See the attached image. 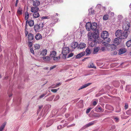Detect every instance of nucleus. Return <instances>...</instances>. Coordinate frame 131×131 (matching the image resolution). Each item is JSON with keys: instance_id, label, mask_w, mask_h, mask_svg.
<instances>
[{"instance_id": "nucleus-52", "label": "nucleus", "mask_w": 131, "mask_h": 131, "mask_svg": "<svg viewBox=\"0 0 131 131\" xmlns=\"http://www.w3.org/2000/svg\"><path fill=\"white\" fill-rule=\"evenodd\" d=\"M73 55V54L72 53H70L69 54L68 56V58H69L72 56Z\"/></svg>"}, {"instance_id": "nucleus-20", "label": "nucleus", "mask_w": 131, "mask_h": 131, "mask_svg": "<svg viewBox=\"0 0 131 131\" xmlns=\"http://www.w3.org/2000/svg\"><path fill=\"white\" fill-rule=\"evenodd\" d=\"M126 50L125 49H121L119 51V54H121L125 53L126 51Z\"/></svg>"}, {"instance_id": "nucleus-32", "label": "nucleus", "mask_w": 131, "mask_h": 131, "mask_svg": "<svg viewBox=\"0 0 131 131\" xmlns=\"http://www.w3.org/2000/svg\"><path fill=\"white\" fill-rule=\"evenodd\" d=\"M29 17V14L26 11L25 13V20H28L27 19H28Z\"/></svg>"}, {"instance_id": "nucleus-50", "label": "nucleus", "mask_w": 131, "mask_h": 131, "mask_svg": "<svg viewBox=\"0 0 131 131\" xmlns=\"http://www.w3.org/2000/svg\"><path fill=\"white\" fill-rule=\"evenodd\" d=\"M97 102H98L97 101H94L93 102V105L95 106L96 105L97 103Z\"/></svg>"}, {"instance_id": "nucleus-8", "label": "nucleus", "mask_w": 131, "mask_h": 131, "mask_svg": "<svg viewBox=\"0 0 131 131\" xmlns=\"http://www.w3.org/2000/svg\"><path fill=\"white\" fill-rule=\"evenodd\" d=\"M86 47V44L83 42H81L78 44V49H82Z\"/></svg>"}, {"instance_id": "nucleus-59", "label": "nucleus", "mask_w": 131, "mask_h": 131, "mask_svg": "<svg viewBox=\"0 0 131 131\" xmlns=\"http://www.w3.org/2000/svg\"><path fill=\"white\" fill-rule=\"evenodd\" d=\"M109 107H110L111 108H110V109H109V110H113V108L112 107V106H109Z\"/></svg>"}, {"instance_id": "nucleus-24", "label": "nucleus", "mask_w": 131, "mask_h": 131, "mask_svg": "<svg viewBox=\"0 0 131 131\" xmlns=\"http://www.w3.org/2000/svg\"><path fill=\"white\" fill-rule=\"evenodd\" d=\"M34 28L35 31H39L40 29L39 25L38 24L34 26Z\"/></svg>"}, {"instance_id": "nucleus-2", "label": "nucleus", "mask_w": 131, "mask_h": 131, "mask_svg": "<svg viewBox=\"0 0 131 131\" xmlns=\"http://www.w3.org/2000/svg\"><path fill=\"white\" fill-rule=\"evenodd\" d=\"M97 41L95 39L91 40L90 38L89 39L88 43L89 46L91 47H93L96 46L97 43Z\"/></svg>"}, {"instance_id": "nucleus-36", "label": "nucleus", "mask_w": 131, "mask_h": 131, "mask_svg": "<svg viewBox=\"0 0 131 131\" xmlns=\"http://www.w3.org/2000/svg\"><path fill=\"white\" fill-rule=\"evenodd\" d=\"M110 47L112 48V49L113 50H115L116 48V47L114 44L110 45Z\"/></svg>"}, {"instance_id": "nucleus-11", "label": "nucleus", "mask_w": 131, "mask_h": 131, "mask_svg": "<svg viewBox=\"0 0 131 131\" xmlns=\"http://www.w3.org/2000/svg\"><path fill=\"white\" fill-rule=\"evenodd\" d=\"M86 27L88 30H90L91 29V23L90 22L86 23Z\"/></svg>"}, {"instance_id": "nucleus-16", "label": "nucleus", "mask_w": 131, "mask_h": 131, "mask_svg": "<svg viewBox=\"0 0 131 131\" xmlns=\"http://www.w3.org/2000/svg\"><path fill=\"white\" fill-rule=\"evenodd\" d=\"M47 50L46 49H43L40 52V54L42 56H46L47 53Z\"/></svg>"}, {"instance_id": "nucleus-9", "label": "nucleus", "mask_w": 131, "mask_h": 131, "mask_svg": "<svg viewBox=\"0 0 131 131\" xmlns=\"http://www.w3.org/2000/svg\"><path fill=\"white\" fill-rule=\"evenodd\" d=\"M121 35L122 36L121 37L120 39H124L126 38L128 36L127 31H124L123 32Z\"/></svg>"}, {"instance_id": "nucleus-47", "label": "nucleus", "mask_w": 131, "mask_h": 131, "mask_svg": "<svg viewBox=\"0 0 131 131\" xmlns=\"http://www.w3.org/2000/svg\"><path fill=\"white\" fill-rule=\"evenodd\" d=\"M91 109V108H90L89 109H87L86 111V113H89L90 112Z\"/></svg>"}, {"instance_id": "nucleus-23", "label": "nucleus", "mask_w": 131, "mask_h": 131, "mask_svg": "<svg viewBox=\"0 0 131 131\" xmlns=\"http://www.w3.org/2000/svg\"><path fill=\"white\" fill-rule=\"evenodd\" d=\"M42 38L41 35L39 33H37L35 36V38L37 40L41 39Z\"/></svg>"}, {"instance_id": "nucleus-6", "label": "nucleus", "mask_w": 131, "mask_h": 131, "mask_svg": "<svg viewBox=\"0 0 131 131\" xmlns=\"http://www.w3.org/2000/svg\"><path fill=\"white\" fill-rule=\"evenodd\" d=\"M123 32V31L121 30H117L115 33V35L117 38H120L122 36L121 35L122 34Z\"/></svg>"}, {"instance_id": "nucleus-41", "label": "nucleus", "mask_w": 131, "mask_h": 131, "mask_svg": "<svg viewBox=\"0 0 131 131\" xmlns=\"http://www.w3.org/2000/svg\"><path fill=\"white\" fill-rule=\"evenodd\" d=\"M89 67L90 68H95L96 67L94 66L93 64L91 63L90 65L89 66Z\"/></svg>"}, {"instance_id": "nucleus-58", "label": "nucleus", "mask_w": 131, "mask_h": 131, "mask_svg": "<svg viewBox=\"0 0 131 131\" xmlns=\"http://www.w3.org/2000/svg\"><path fill=\"white\" fill-rule=\"evenodd\" d=\"M98 109L100 110V111L102 112H103V109H102L100 107H99L98 108Z\"/></svg>"}, {"instance_id": "nucleus-54", "label": "nucleus", "mask_w": 131, "mask_h": 131, "mask_svg": "<svg viewBox=\"0 0 131 131\" xmlns=\"http://www.w3.org/2000/svg\"><path fill=\"white\" fill-rule=\"evenodd\" d=\"M75 124H71L70 125L68 126H67V127H71L72 126H75Z\"/></svg>"}, {"instance_id": "nucleus-34", "label": "nucleus", "mask_w": 131, "mask_h": 131, "mask_svg": "<svg viewBox=\"0 0 131 131\" xmlns=\"http://www.w3.org/2000/svg\"><path fill=\"white\" fill-rule=\"evenodd\" d=\"M127 46L128 47L131 46V40L128 41L126 43Z\"/></svg>"}, {"instance_id": "nucleus-33", "label": "nucleus", "mask_w": 131, "mask_h": 131, "mask_svg": "<svg viewBox=\"0 0 131 131\" xmlns=\"http://www.w3.org/2000/svg\"><path fill=\"white\" fill-rule=\"evenodd\" d=\"M88 37L89 38V39L90 38H91V40H92V39L93 38V35L92 33H89L88 34Z\"/></svg>"}, {"instance_id": "nucleus-26", "label": "nucleus", "mask_w": 131, "mask_h": 131, "mask_svg": "<svg viewBox=\"0 0 131 131\" xmlns=\"http://www.w3.org/2000/svg\"><path fill=\"white\" fill-rule=\"evenodd\" d=\"M28 38L30 40H31L34 39V36L32 34H29L28 35Z\"/></svg>"}, {"instance_id": "nucleus-37", "label": "nucleus", "mask_w": 131, "mask_h": 131, "mask_svg": "<svg viewBox=\"0 0 131 131\" xmlns=\"http://www.w3.org/2000/svg\"><path fill=\"white\" fill-rule=\"evenodd\" d=\"M51 18H52V16H43L42 17L41 19H48V18H51Z\"/></svg>"}, {"instance_id": "nucleus-22", "label": "nucleus", "mask_w": 131, "mask_h": 131, "mask_svg": "<svg viewBox=\"0 0 131 131\" xmlns=\"http://www.w3.org/2000/svg\"><path fill=\"white\" fill-rule=\"evenodd\" d=\"M100 49V48L99 47H96L94 48L93 51V53L94 54H95L96 53L99 51Z\"/></svg>"}, {"instance_id": "nucleus-62", "label": "nucleus", "mask_w": 131, "mask_h": 131, "mask_svg": "<svg viewBox=\"0 0 131 131\" xmlns=\"http://www.w3.org/2000/svg\"><path fill=\"white\" fill-rule=\"evenodd\" d=\"M42 107V106H39V108L40 109H41Z\"/></svg>"}, {"instance_id": "nucleus-43", "label": "nucleus", "mask_w": 131, "mask_h": 131, "mask_svg": "<svg viewBox=\"0 0 131 131\" xmlns=\"http://www.w3.org/2000/svg\"><path fill=\"white\" fill-rule=\"evenodd\" d=\"M59 89V88H58V89H52L51 90V91L53 93H56Z\"/></svg>"}, {"instance_id": "nucleus-61", "label": "nucleus", "mask_w": 131, "mask_h": 131, "mask_svg": "<svg viewBox=\"0 0 131 131\" xmlns=\"http://www.w3.org/2000/svg\"><path fill=\"white\" fill-rule=\"evenodd\" d=\"M12 95V93H10L9 94L8 96L9 97H10Z\"/></svg>"}, {"instance_id": "nucleus-55", "label": "nucleus", "mask_w": 131, "mask_h": 131, "mask_svg": "<svg viewBox=\"0 0 131 131\" xmlns=\"http://www.w3.org/2000/svg\"><path fill=\"white\" fill-rule=\"evenodd\" d=\"M61 84V83H58L57 84L55 85L56 87H58L60 86Z\"/></svg>"}, {"instance_id": "nucleus-1", "label": "nucleus", "mask_w": 131, "mask_h": 131, "mask_svg": "<svg viewBox=\"0 0 131 131\" xmlns=\"http://www.w3.org/2000/svg\"><path fill=\"white\" fill-rule=\"evenodd\" d=\"M56 56V53L55 51H53L51 52L50 57L51 58H53V60L56 61H58L60 58L59 56L57 57Z\"/></svg>"}, {"instance_id": "nucleus-21", "label": "nucleus", "mask_w": 131, "mask_h": 131, "mask_svg": "<svg viewBox=\"0 0 131 131\" xmlns=\"http://www.w3.org/2000/svg\"><path fill=\"white\" fill-rule=\"evenodd\" d=\"M99 37V33L97 31L95 32L93 35V37L94 39H96L98 38Z\"/></svg>"}, {"instance_id": "nucleus-57", "label": "nucleus", "mask_w": 131, "mask_h": 131, "mask_svg": "<svg viewBox=\"0 0 131 131\" xmlns=\"http://www.w3.org/2000/svg\"><path fill=\"white\" fill-rule=\"evenodd\" d=\"M30 51L33 54H34V50L32 49H30Z\"/></svg>"}, {"instance_id": "nucleus-13", "label": "nucleus", "mask_w": 131, "mask_h": 131, "mask_svg": "<svg viewBox=\"0 0 131 131\" xmlns=\"http://www.w3.org/2000/svg\"><path fill=\"white\" fill-rule=\"evenodd\" d=\"M97 24L96 23H93L91 24V30H95L97 28Z\"/></svg>"}, {"instance_id": "nucleus-19", "label": "nucleus", "mask_w": 131, "mask_h": 131, "mask_svg": "<svg viewBox=\"0 0 131 131\" xmlns=\"http://www.w3.org/2000/svg\"><path fill=\"white\" fill-rule=\"evenodd\" d=\"M33 13H34L32 14V16L34 18H36L39 17L40 15L39 13L38 12Z\"/></svg>"}, {"instance_id": "nucleus-38", "label": "nucleus", "mask_w": 131, "mask_h": 131, "mask_svg": "<svg viewBox=\"0 0 131 131\" xmlns=\"http://www.w3.org/2000/svg\"><path fill=\"white\" fill-rule=\"evenodd\" d=\"M34 47L36 49H39L40 48V46L38 44H35L34 45Z\"/></svg>"}, {"instance_id": "nucleus-42", "label": "nucleus", "mask_w": 131, "mask_h": 131, "mask_svg": "<svg viewBox=\"0 0 131 131\" xmlns=\"http://www.w3.org/2000/svg\"><path fill=\"white\" fill-rule=\"evenodd\" d=\"M40 28V29L42 28L44 26V24L43 23H41L39 25Z\"/></svg>"}, {"instance_id": "nucleus-53", "label": "nucleus", "mask_w": 131, "mask_h": 131, "mask_svg": "<svg viewBox=\"0 0 131 131\" xmlns=\"http://www.w3.org/2000/svg\"><path fill=\"white\" fill-rule=\"evenodd\" d=\"M52 123L51 122L50 123V124H48L46 126V127H49L52 124Z\"/></svg>"}, {"instance_id": "nucleus-40", "label": "nucleus", "mask_w": 131, "mask_h": 131, "mask_svg": "<svg viewBox=\"0 0 131 131\" xmlns=\"http://www.w3.org/2000/svg\"><path fill=\"white\" fill-rule=\"evenodd\" d=\"M46 93L45 94H43L41 95L39 97V98H38V100H39L41 99L42 98H43L46 94Z\"/></svg>"}, {"instance_id": "nucleus-48", "label": "nucleus", "mask_w": 131, "mask_h": 131, "mask_svg": "<svg viewBox=\"0 0 131 131\" xmlns=\"http://www.w3.org/2000/svg\"><path fill=\"white\" fill-rule=\"evenodd\" d=\"M32 45V43L31 42H28V46L30 47H31Z\"/></svg>"}, {"instance_id": "nucleus-5", "label": "nucleus", "mask_w": 131, "mask_h": 131, "mask_svg": "<svg viewBox=\"0 0 131 131\" xmlns=\"http://www.w3.org/2000/svg\"><path fill=\"white\" fill-rule=\"evenodd\" d=\"M130 26V24L128 22L125 23L123 25V28L124 30H128Z\"/></svg>"}, {"instance_id": "nucleus-28", "label": "nucleus", "mask_w": 131, "mask_h": 131, "mask_svg": "<svg viewBox=\"0 0 131 131\" xmlns=\"http://www.w3.org/2000/svg\"><path fill=\"white\" fill-rule=\"evenodd\" d=\"M119 39L118 38H115L114 40V43L115 45H117L119 43Z\"/></svg>"}, {"instance_id": "nucleus-64", "label": "nucleus", "mask_w": 131, "mask_h": 131, "mask_svg": "<svg viewBox=\"0 0 131 131\" xmlns=\"http://www.w3.org/2000/svg\"><path fill=\"white\" fill-rule=\"evenodd\" d=\"M53 96H51V97H50V98H51V100H50V101L51 100H52V99H53Z\"/></svg>"}, {"instance_id": "nucleus-3", "label": "nucleus", "mask_w": 131, "mask_h": 131, "mask_svg": "<svg viewBox=\"0 0 131 131\" xmlns=\"http://www.w3.org/2000/svg\"><path fill=\"white\" fill-rule=\"evenodd\" d=\"M69 51L70 49L68 47H67L64 48L63 49L62 53L63 55L66 56L69 53Z\"/></svg>"}, {"instance_id": "nucleus-63", "label": "nucleus", "mask_w": 131, "mask_h": 131, "mask_svg": "<svg viewBox=\"0 0 131 131\" xmlns=\"http://www.w3.org/2000/svg\"><path fill=\"white\" fill-rule=\"evenodd\" d=\"M25 35H26V36L28 34V32L27 31H25Z\"/></svg>"}, {"instance_id": "nucleus-25", "label": "nucleus", "mask_w": 131, "mask_h": 131, "mask_svg": "<svg viewBox=\"0 0 131 131\" xmlns=\"http://www.w3.org/2000/svg\"><path fill=\"white\" fill-rule=\"evenodd\" d=\"M22 8L20 7H19L18 8V9H17V14L19 15H21L22 14Z\"/></svg>"}, {"instance_id": "nucleus-51", "label": "nucleus", "mask_w": 131, "mask_h": 131, "mask_svg": "<svg viewBox=\"0 0 131 131\" xmlns=\"http://www.w3.org/2000/svg\"><path fill=\"white\" fill-rule=\"evenodd\" d=\"M114 119L116 122H118L119 121V119L118 117H115L114 118Z\"/></svg>"}, {"instance_id": "nucleus-29", "label": "nucleus", "mask_w": 131, "mask_h": 131, "mask_svg": "<svg viewBox=\"0 0 131 131\" xmlns=\"http://www.w3.org/2000/svg\"><path fill=\"white\" fill-rule=\"evenodd\" d=\"M6 124V122L3 123L0 127V131H2L5 127Z\"/></svg>"}, {"instance_id": "nucleus-14", "label": "nucleus", "mask_w": 131, "mask_h": 131, "mask_svg": "<svg viewBox=\"0 0 131 131\" xmlns=\"http://www.w3.org/2000/svg\"><path fill=\"white\" fill-rule=\"evenodd\" d=\"M40 2L38 0L33 1V5L34 6L38 7L40 4Z\"/></svg>"}, {"instance_id": "nucleus-49", "label": "nucleus", "mask_w": 131, "mask_h": 131, "mask_svg": "<svg viewBox=\"0 0 131 131\" xmlns=\"http://www.w3.org/2000/svg\"><path fill=\"white\" fill-rule=\"evenodd\" d=\"M63 126L61 125H59L57 127V128L58 129H60L62 128Z\"/></svg>"}, {"instance_id": "nucleus-35", "label": "nucleus", "mask_w": 131, "mask_h": 131, "mask_svg": "<svg viewBox=\"0 0 131 131\" xmlns=\"http://www.w3.org/2000/svg\"><path fill=\"white\" fill-rule=\"evenodd\" d=\"M108 16L107 14H105L103 17V20H106L108 19Z\"/></svg>"}, {"instance_id": "nucleus-39", "label": "nucleus", "mask_w": 131, "mask_h": 131, "mask_svg": "<svg viewBox=\"0 0 131 131\" xmlns=\"http://www.w3.org/2000/svg\"><path fill=\"white\" fill-rule=\"evenodd\" d=\"M107 49V48L105 47H102L101 48V50L102 51H106Z\"/></svg>"}, {"instance_id": "nucleus-10", "label": "nucleus", "mask_w": 131, "mask_h": 131, "mask_svg": "<svg viewBox=\"0 0 131 131\" xmlns=\"http://www.w3.org/2000/svg\"><path fill=\"white\" fill-rule=\"evenodd\" d=\"M28 23L29 26L30 27H32L34 25V20H30L29 21H28V20H27L26 21V27L27 24Z\"/></svg>"}, {"instance_id": "nucleus-56", "label": "nucleus", "mask_w": 131, "mask_h": 131, "mask_svg": "<svg viewBox=\"0 0 131 131\" xmlns=\"http://www.w3.org/2000/svg\"><path fill=\"white\" fill-rule=\"evenodd\" d=\"M128 105L127 104H125V109H127V108L128 107Z\"/></svg>"}, {"instance_id": "nucleus-60", "label": "nucleus", "mask_w": 131, "mask_h": 131, "mask_svg": "<svg viewBox=\"0 0 131 131\" xmlns=\"http://www.w3.org/2000/svg\"><path fill=\"white\" fill-rule=\"evenodd\" d=\"M117 54V52L116 51H114L113 52V54H114V55H116V54Z\"/></svg>"}, {"instance_id": "nucleus-30", "label": "nucleus", "mask_w": 131, "mask_h": 131, "mask_svg": "<svg viewBox=\"0 0 131 131\" xmlns=\"http://www.w3.org/2000/svg\"><path fill=\"white\" fill-rule=\"evenodd\" d=\"M43 60L45 62L49 61L50 60V58L48 56L43 57Z\"/></svg>"}, {"instance_id": "nucleus-45", "label": "nucleus", "mask_w": 131, "mask_h": 131, "mask_svg": "<svg viewBox=\"0 0 131 131\" xmlns=\"http://www.w3.org/2000/svg\"><path fill=\"white\" fill-rule=\"evenodd\" d=\"M56 67V66L54 65L51 67L50 68V70H51L54 68H55Z\"/></svg>"}, {"instance_id": "nucleus-12", "label": "nucleus", "mask_w": 131, "mask_h": 131, "mask_svg": "<svg viewBox=\"0 0 131 131\" xmlns=\"http://www.w3.org/2000/svg\"><path fill=\"white\" fill-rule=\"evenodd\" d=\"M39 8L38 7L34 6L31 7V11L32 12H37L39 10Z\"/></svg>"}, {"instance_id": "nucleus-17", "label": "nucleus", "mask_w": 131, "mask_h": 131, "mask_svg": "<svg viewBox=\"0 0 131 131\" xmlns=\"http://www.w3.org/2000/svg\"><path fill=\"white\" fill-rule=\"evenodd\" d=\"M78 44L77 42H73L71 44V47L73 49H74L77 47L78 48Z\"/></svg>"}, {"instance_id": "nucleus-27", "label": "nucleus", "mask_w": 131, "mask_h": 131, "mask_svg": "<svg viewBox=\"0 0 131 131\" xmlns=\"http://www.w3.org/2000/svg\"><path fill=\"white\" fill-rule=\"evenodd\" d=\"M94 124V122H91L86 124L84 126V128H85L86 127H88L91 126L93 124Z\"/></svg>"}, {"instance_id": "nucleus-4", "label": "nucleus", "mask_w": 131, "mask_h": 131, "mask_svg": "<svg viewBox=\"0 0 131 131\" xmlns=\"http://www.w3.org/2000/svg\"><path fill=\"white\" fill-rule=\"evenodd\" d=\"M111 39L107 37L104 39V40L102 42V43L105 46H107V44L109 43Z\"/></svg>"}, {"instance_id": "nucleus-31", "label": "nucleus", "mask_w": 131, "mask_h": 131, "mask_svg": "<svg viewBox=\"0 0 131 131\" xmlns=\"http://www.w3.org/2000/svg\"><path fill=\"white\" fill-rule=\"evenodd\" d=\"M85 51L86 52L87 55L90 54L91 52V51L88 48L86 49Z\"/></svg>"}, {"instance_id": "nucleus-18", "label": "nucleus", "mask_w": 131, "mask_h": 131, "mask_svg": "<svg viewBox=\"0 0 131 131\" xmlns=\"http://www.w3.org/2000/svg\"><path fill=\"white\" fill-rule=\"evenodd\" d=\"M91 84V83H89L83 85L82 86L80 87L78 89V90H79L81 89L85 88L88 86L90 85Z\"/></svg>"}, {"instance_id": "nucleus-15", "label": "nucleus", "mask_w": 131, "mask_h": 131, "mask_svg": "<svg viewBox=\"0 0 131 131\" xmlns=\"http://www.w3.org/2000/svg\"><path fill=\"white\" fill-rule=\"evenodd\" d=\"M85 54V52H83L79 53L76 56V58L77 59L79 58L84 56Z\"/></svg>"}, {"instance_id": "nucleus-7", "label": "nucleus", "mask_w": 131, "mask_h": 131, "mask_svg": "<svg viewBox=\"0 0 131 131\" xmlns=\"http://www.w3.org/2000/svg\"><path fill=\"white\" fill-rule=\"evenodd\" d=\"M108 36V34L107 32L106 31H103L102 33L101 36L104 39L107 38Z\"/></svg>"}, {"instance_id": "nucleus-44", "label": "nucleus", "mask_w": 131, "mask_h": 131, "mask_svg": "<svg viewBox=\"0 0 131 131\" xmlns=\"http://www.w3.org/2000/svg\"><path fill=\"white\" fill-rule=\"evenodd\" d=\"M123 18V17L122 16L119 15L118 16V19L120 20Z\"/></svg>"}, {"instance_id": "nucleus-46", "label": "nucleus", "mask_w": 131, "mask_h": 131, "mask_svg": "<svg viewBox=\"0 0 131 131\" xmlns=\"http://www.w3.org/2000/svg\"><path fill=\"white\" fill-rule=\"evenodd\" d=\"M59 98V95H57L56 96L55 98L54 99V101H57L58 100Z\"/></svg>"}]
</instances>
